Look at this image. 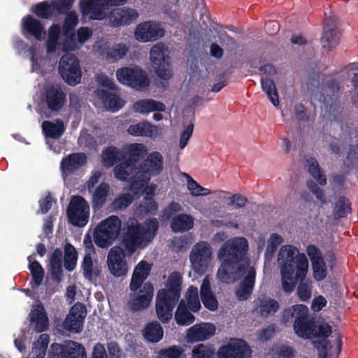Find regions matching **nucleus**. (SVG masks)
Masks as SVG:
<instances>
[{
	"instance_id": "f8f14e48",
	"label": "nucleus",
	"mask_w": 358,
	"mask_h": 358,
	"mask_svg": "<svg viewBox=\"0 0 358 358\" xmlns=\"http://www.w3.org/2000/svg\"><path fill=\"white\" fill-rule=\"evenodd\" d=\"M150 59L157 76L164 80L172 76L170 57L165 54L164 45L162 43L155 44L150 50Z\"/></svg>"
},
{
	"instance_id": "a19ab883",
	"label": "nucleus",
	"mask_w": 358,
	"mask_h": 358,
	"mask_svg": "<svg viewBox=\"0 0 358 358\" xmlns=\"http://www.w3.org/2000/svg\"><path fill=\"white\" fill-rule=\"evenodd\" d=\"M194 227V218L190 215L179 214L173 217L171 229L175 233L185 232Z\"/></svg>"
},
{
	"instance_id": "49530a36",
	"label": "nucleus",
	"mask_w": 358,
	"mask_h": 358,
	"mask_svg": "<svg viewBox=\"0 0 358 358\" xmlns=\"http://www.w3.org/2000/svg\"><path fill=\"white\" fill-rule=\"evenodd\" d=\"M102 159L106 167H111L123 159V155L116 147L109 146L103 151Z\"/></svg>"
},
{
	"instance_id": "774afa93",
	"label": "nucleus",
	"mask_w": 358,
	"mask_h": 358,
	"mask_svg": "<svg viewBox=\"0 0 358 358\" xmlns=\"http://www.w3.org/2000/svg\"><path fill=\"white\" fill-rule=\"evenodd\" d=\"M348 73L349 76L352 77V83L355 89L357 90L356 94H355L352 97V101L353 104L358 106V68L350 69Z\"/></svg>"
},
{
	"instance_id": "6e6d98bb",
	"label": "nucleus",
	"mask_w": 358,
	"mask_h": 358,
	"mask_svg": "<svg viewBox=\"0 0 358 358\" xmlns=\"http://www.w3.org/2000/svg\"><path fill=\"white\" fill-rule=\"evenodd\" d=\"M134 197L130 193H123L118 195L112 202V208L115 210L127 208L133 201Z\"/></svg>"
},
{
	"instance_id": "6ab92c4d",
	"label": "nucleus",
	"mask_w": 358,
	"mask_h": 358,
	"mask_svg": "<svg viewBox=\"0 0 358 358\" xmlns=\"http://www.w3.org/2000/svg\"><path fill=\"white\" fill-rule=\"evenodd\" d=\"M87 315L85 306L80 303H76L70 309L69 313L63 322L65 329L75 333H79L83 330V322Z\"/></svg>"
},
{
	"instance_id": "c9c22d12",
	"label": "nucleus",
	"mask_w": 358,
	"mask_h": 358,
	"mask_svg": "<svg viewBox=\"0 0 358 358\" xmlns=\"http://www.w3.org/2000/svg\"><path fill=\"white\" fill-rule=\"evenodd\" d=\"M134 110L140 113H148L150 112H164L166 106L164 103L154 99H141L134 103Z\"/></svg>"
},
{
	"instance_id": "c03bdc74",
	"label": "nucleus",
	"mask_w": 358,
	"mask_h": 358,
	"mask_svg": "<svg viewBox=\"0 0 358 358\" xmlns=\"http://www.w3.org/2000/svg\"><path fill=\"white\" fill-rule=\"evenodd\" d=\"M308 165V172L315 179L319 185L324 186L327 184V178L323 171L320 168L317 160L315 157H310L306 159Z\"/></svg>"
},
{
	"instance_id": "052dcab7",
	"label": "nucleus",
	"mask_w": 358,
	"mask_h": 358,
	"mask_svg": "<svg viewBox=\"0 0 358 358\" xmlns=\"http://www.w3.org/2000/svg\"><path fill=\"white\" fill-rule=\"evenodd\" d=\"M315 347L318 352V358H331L329 352L332 346L329 340H320L314 342Z\"/></svg>"
},
{
	"instance_id": "603ef678",
	"label": "nucleus",
	"mask_w": 358,
	"mask_h": 358,
	"mask_svg": "<svg viewBox=\"0 0 358 358\" xmlns=\"http://www.w3.org/2000/svg\"><path fill=\"white\" fill-rule=\"evenodd\" d=\"M49 344V336L42 334L34 343L32 352L35 355L33 358H45L48 346Z\"/></svg>"
},
{
	"instance_id": "7c9ffc66",
	"label": "nucleus",
	"mask_w": 358,
	"mask_h": 358,
	"mask_svg": "<svg viewBox=\"0 0 358 358\" xmlns=\"http://www.w3.org/2000/svg\"><path fill=\"white\" fill-rule=\"evenodd\" d=\"M95 93L96 96L101 100L105 107L112 112H116L124 106V101L114 92L97 89Z\"/></svg>"
},
{
	"instance_id": "f3484780",
	"label": "nucleus",
	"mask_w": 358,
	"mask_h": 358,
	"mask_svg": "<svg viewBox=\"0 0 358 358\" xmlns=\"http://www.w3.org/2000/svg\"><path fill=\"white\" fill-rule=\"evenodd\" d=\"M125 257L127 256L122 248L114 246L110 248L107 257V264L113 275L122 277L127 274L128 268Z\"/></svg>"
},
{
	"instance_id": "bb28decb",
	"label": "nucleus",
	"mask_w": 358,
	"mask_h": 358,
	"mask_svg": "<svg viewBox=\"0 0 358 358\" xmlns=\"http://www.w3.org/2000/svg\"><path fill=\"white\" fill-rule=\"evenodd\" d=\"M256 310L262 317L275 315L280 309V303L266 294L259 296L255 300Z\"/></svg>"
},
{
	"instance_id": "bf43d9fd",
	"label": "nucleus",
	"mask_w": 358,
	"mask_h": 358,
	"mask_svg": "<svg viewBox=\"0 0 358 358\" xmlns=\"http://www.w3.org/2000/svg\"><path fill=\"white\" fill-rule=\"evenodd\" d=\"M293 119L298 122H306L310 120L306 107L302 103L295 104L293 108Z\"/></svg>"
},
{
	"instance_id": "2eb2a0df",
	"label": "nucleus",
	"mask_w": 358,
	"mask_h": 358,
	"mask_svg": "<svg viewBox=\"0 0 358 358\" xmlns=\"http://www.w3.org/2000/svg\"><path fill=\"white\" fill-rule=\"evenodd\" d=\"M154 296V287L151 282H146L137 292L129 296L128 306L131 311L139 312L148 308Z\"/></svg>"
},
{
	"instance_id": "6e6552de",
	"label": "nucleus",
	"mask_w": 358,
	"mask_h": 358,
	"mask_svg": "<svg viewBox=\"0 0 358 358\" xmlns=\"http://www.w3.org/2000/svg\"><path fill=\"white\" fill-rule=\"evenodd\" d=\"M340 83L333 78L325 77L319 87L318 99L327 111L334 113L337 111L339 102Z\"/></svg>"
},
{
	"instance_id": "f257e3e1",
	"label": "nucleus",
	"mask_w": 358,
	"mask_h": 358,
	"mask_svg": "<svg viewBox=\"0 0 358 358\" xmlns=\"http://www.w3.org/2000/svg\"><path fill=\"white\" fill-rule=\"evenodd\" d=\"M278 262L280 264V273L282 290L292 293L298 280L300 283L297 294L302 301H307L311 297V283L303 281L308 269V262L304 253L291 245H283L279 250Z\"/></svg>"
},
{
	"instance_id": "f704fd0d",
	"label": "nucleus",
	"mask_w": 358,
	"mask_h": 358,
	"mask_svg": "<svg viewBox=\"0 0 358 358\" xmlns=\"http://www.w3.org/2000/svg\"><path fill=\"white\" fill-rule=\"evenodd\" d=\"M110 186L106 182H101L92 195V206L94 210H101L105 205L109 194Z\"/></svg>"
},
{
	"instance_id": "c756f323",
	"label": "nucleus",
	"mask_w": 358,
	"mask_h": 358,
	"mask_svg": "<svg viewBox=\"0 0 358 358\" xmlns=\"http://www.w3.org/2000/svg\"><path fill=\"white\" fill-rule=\"evenodd\" d=\"M29 316L31 322L34 324L36 331L41 333L48 329L49 326L48 318L41 302L33 306Z\"/></svg>"
},
{
	"instance_id": "0e129e2a",
	"label": "nucleus",
	"mask_w": 358,
	"mask_h": 358,
	"mask_svg": "<svg viewBox=\"0 0 358 358\" xmlns=\"http://www.w3.org/2000/svg\"><path fill=\"white\" fill-rule=\"evenodd\" d=\"M82 269L84 277L91 280L94 277L93 261L89 253L86 254L83 259Z\"/></svg>"
},
{
	"instance_id": "393cba45",
	"label": "nucleus",
	"mask_w": 358,
	"mask_h": 358,
	"mask_svg": "<svg viewBox=\"0 0 358 358\" xmlns=\"http://www.w3.org/2000/svg\"><path fill=\"white\" fill-rule=\"evenodd\" d=\"M102 0H80L82 14L91 20H101L106 17Z\"/></svg>"
},
{
	"instance_id": "e2e57ef3",
	"label": "nucleus",
	"mask_w": 358,
	"mask_h": 358,
	"mask_svg": "<svg viewBox=\"0 0 358 358\" xmlns=\"http://www.w3.org/2000/svg\"><path fill=\"white\" fill-rule=\"evenodd\" d=\"M64 36L66 37L63 43V49L64 51H74L79 48L78 37L74 31Z\"/></svg>"
},
{
	"instance_id": "0eeeda50",
	"label": "nucleus",
	"mask_w": 358,
	"mask_h": 358,
	"mask_svg": "<svg viewBox=\"0 0 358 358\" xmlns=\"http://www.w3.org/2000/svg\"><path fill=\"white\" fill-rule=\"evenodd\" d=\"M116 78L120 83L138 90L145 89L150 85L147 73L138 66L117 69Z\"/></svg>"
},
{
	"instance_id": "3c124183",
	"label": "nucleus",
	"mask_w": 358,
	"mask_h": 358,
	"mask_svg": "<svg viewBox=\"0 0 358 358\" xmlns=\"http://www.w3.org/2000/svg\"><path fill=\"white\" fill-rule=\"evenodd\" d=\"M78 254L75 248L71 243L64 246V266L69 271H72L76 266Z\"/></svg>"
},
{
	"instance_id": "de8ad7c7",
	"label": "nucleus",
	"mask_w": 358,
	"mask_h": 358,
	"mask_svg": "<svg viewBox=\"0 0 358 358\" xmlns=\"http://www.w3.org/2000/svg\"><path fill=\"white\" fill-rule=\"evenodd\" d=\"M351 212V203L350 200L341 196L338 198L333 208V215L336 220L344 218Z\"/></svg>"
},
{
	"instance_id": "f03ea898",
	"label": "nucleus",
	"mask_w": 358,
	"mask_h": 358,
	"mask_svg": "<svg viewBox=\"0 0 358 358\" xmlns=\"http://www.w3.org/2000/svg\"><path fill=\"white\" fill-rule=\"evenodd\" d=\"M248 248V241L243 236L231 238L221 245L217 254L220 263L217 275L222 282L231 284L243 276L249 266Z\"/></svg>"
},
{
	"instance_id": "a211bd4d",
	"label": "nucleus",
	"mask_w": 358,
	"mask_h": 358,
	"mask_svg": "<svg viewBox=\"0 0 358 358\" xmlns=\"http://www.w3.org/2000/svg\"><path fill=\"white\" fill-rule=\"evenodd\" d=\"M164 30L153 21H145L138 24L135 29L136 39L141 43L155 41L163 37Z\"/></svg>"
},
{
	"instance_id": "20e7f679",
	"label": "nucleus",
	"mask_w": 358,
	"mask_h": 358,
	"mask_svg": "<svg viewBox=\"0 0 358 358\" xmlns=\"http://www.w3.org/2000/svg\"><path fill=\"white\" fill-rule=\"evenodd\" d=\"M182 278L179 272H172L165 287L158 290L156 296L155 310L158 319L164 324L173 317V310L181 296Z\"/></svg>"
},
{
	"instance_id": "a18cd8bd",
	"label": "nucleus",
	"mask_w": 358,
	"mask_h": 358,
	"mask_svg": "<svg viewBox=\"0 0 358 358\" xmlns=\"http://www.w3.org/2000/svg\"><path fill=\"white\" fill-rule=\"evenodd\" d=\"M155 127L149 122L143 121L136 124L130 125L128 129V133L134 136H152Z\"/></svg>"
},
{
	"instance_id": "ea45409f",
	"label": "nucleus",
	"mask_w": 358,
	"mask_h": 358,
	"mask_svg": "<svg viewBox=\"0 0 358 358\" xmlns=\"http://www.w3.org/2000/svg\"><path fill=\"white\" fill-rule=\"evenodd\" d=\"M308 312V308L303 304H296L283 310L281 316L282 324L287 325L292 322L296 321L298 317Z\"/></svg>"
},
{
	"instance_id": "4d7b16f0",
	"label": "nucleus",
	"mask_w": 358,
	"mask_h": 358,
	"mask_svg": "<svg viewBox=\"0 0 358 358\" xmlns=\"http://www.w3.org/2000/svg\"><path fill=\"white\" fill-rule=\"evenodd\" d=\"M78 23V17L75 12H69L65 17L63 27V35H67L69 32L74 31L76 26Z\"/></svg>"
},
{
	"instance_id": "412c9836",
	"label": "nucleus",
	"mask_w": 358,
	"mask_h": 358,
	"mask_svg": "<svg viewBox=\"0 0 358 358\" xmlns=\"http://www.w3.org/2000/svg\"><path fill=\"white\" fill-rule=\"evenodd\" d=\"M323 29L321 43L324 50L330 51L338 45L340 40L337 20L334 17L326 18Z\"/></svg>"
},
{
	"instance_id": "4be33fe9",
	"label": "nucleus",
	"mask_w": 358,
	"mask_h": 358,
	"mask_svg": "<svg viewBox=\"0 0 358 358\" xmlns=\"http://www.w3.org/2000/svg\"><path fill=\"white\" fill-rule=\"evenodd\" d=\"M138 13L136 9L130 8H116L113 9L108 20L113 27H119L131 24L138 17Z\"/></svg>"
},
{
	"instance_id": "9b49d317",
	"label": "nucleus",
	"mask_w": 358,
	"mask_h": 358,
	"mask_svg": "<svg viewBox=\"0 0 358 358\" xmlns=\"http://www.w3.org/2000/svg\"><path fill=\"white\" fill-rule=\"evenodd\" d=\"M212 257L210 245L206 241L196 243L192 248L189 260L195 273L202 275L208 269Z\"/></svg>"
},
{
	"instance_id": "2f4dec72",
	"label": "nucleus",
	"mask_w": 358,
	"mask_h": 358,
	"mask_svg": "<svg viewBox=\"0 0 358 358\" xmlns=\"http://www.w3.org/2000/svg\"><path fill=\"white\" fill-rule=\"evenodd\" d=\"M22 29L27 34L34 36L37 40H41L45 31L43 26L38 20L32 15H27L22 20Z\"/></svg>"
},
{
	"instance_id": "69168bd1",
	"label": "nucleus",
	"mask_w": 358,
	"mask_h": 358,
	"mask_svg": "<svg viewBox=\"0 0 358 358\" xmlns=\"http://www.w3.org/2000/svg\"><path fill=\"white\" fill-rule=\"evenodd\" d=\"M141 208L148 214L155 215L158 210V203L153 198L145 196L141 204Z\"/></svg>"
},
{
	"instance_id": "09e8293b",
	"label": "nucleus",
	"mask_w": 358,
	"mask_h": 358,
	"mask_svg": "<svg viewBox=\"0 0 358 358\" xmlns=\"http://www.w3.org/2000/svg\"><path fill=\"white\" fill-rule=\"evenodd\" d=\"M261 85L262 90L266 93L267 97L273 106H278L279 96L273 80L268 78H262Z\"/></svg>"
},
{
	"instance_id": "aec40b11",
	"label": "nucleus",
	"mask_w": 358,
	"mask_h": 358,
	"mask_svg": "<svg viewBox=\"0 0 358 358\" xmlns=\"http://www.w3.org/2000/svg\"><path fill=\"white\" fill-rule=\"evenodd\" d=\"M124 161L116 165L113 169L115 177L120 181H127L130 180L131 186L136 190H142L141 182H138L137 171L138 166L123 159Z\"/></svg>"
},
{
	"instance_id": "e433bc0d",
	"label": "nucleus",
	"mask_w": 358,
	"mask_h": 358,
	"mask_svg": "<svg viewBox=\"0 0 358 358\" xmlns=\"http://www.w3.org/2000/svg\"><path fill=\"white\" fill-rule=\"evenodd\" d=\"M129 48L124 43H115L103 49L102 55L109 62H115L126 56Z\"/></svg>"
},
{
	"instance_id": "13d9d810",
	"label": "nucleus",
	"mask_w": 358,
	"mask_h": 358,
	"mask_svg": "<svg viewBox=\"0 0 358 358\" xmlns=\"http://www.w3.org/2000/svg\"><path fill=\"white\" fill-rule=\"evenodd\" d=\"M215 350L203 344H199L192 350V358H215Z\"/></svg>"
},
{
	"instance_id": "338daca9",
	"label": "nucleus",
	"mask_w": 358,
	"mask_h": 358,
	"mask_svg": "<svg viewBox=\"0 0 358 358\" xmlns=\"http://www.w3.org/2000/svg\"><path fill=\"white\" fill-rule=\"evenodd\" d=\"M194 115H192V122H190L187 126H185V129L182 132L180 138L179 146L180 149H183L187 145L188 141L191 136H192L193 130H194Z\"/></svg>"
},
{
	"instance_id": "5701e85b",
	"label": "nucleus",
	"mask_w": 358,
	"mask_h": 358,
	"mask_svg": "<svg viewBox=\"0 0 358 358\" xmlns=\"http://www.w3.org/2000/svg\"><path fill=\"white\" fill-rule=\"evenodd\" d=\"M44 102L51 112H58L65 104L66 94L59 87L52 85L45 89Z\"/></svg>"
},
{
	"instance_id": "dca6fc26",
	"label": "nucleus",
	"mask_w": 358,
	"mask_h": 358,
	"mask_svg": "<svg viewBox=\"0 0 358 358\" xmlns=\"http://www.w3.org/2000/svg\"><path fill=\"white\" fill-rule=\"evenodd\" d=\"M306 251L311 262L313 278L317 282L324 280L328 271L322 251L313 244L308 245Z\"/></svg>"
},
{
	"instance_id": "680f3d73",
	"label": "nucleus",
	"mask_w": 358,
	"mask_h": 358,
	"mask_svg": "<svg viewBox=\"0 0 358 358\" xmlns=\"http://www.w3.org/2000/svg\"><path fill=\"white\" fill-rule=\"evenodd\" d=\"M182 210L181 205L175 201H171L162 211V220L168 221L173 219V215Z\"/></svg>"
},
{
	"instance_id": "5fc2aeb1",
	"label": "nucleus",
	"mask_w": 358,
	"mask_h": 358,
	"mask_svg": "<svg viewBox=\"0 0 358 358\" xmlns=\"http://www.w3.org/2000/svg\"><path fill=\"white\" fill-rule=\"evenodd\" d=\"M32 282L35 287H38L43 282L44 277V269L38 261H34L29 265Z\"/></svg>"
},
{
	"instance_id": "ddd939ff",
	"label": "nucleus",
	"mask_w": 358,
	"mask_h": 358,
	"mask_svg": "<svg viewBox=\"0 0 358 358\" xmlns=\"http://www.w3.org/2000/svg\"><path fill=\"white\" fill-rule=\"evenodd\" d=\"M48 358H87V355L83 345L70 341L64 345L52 343Z\"/></svg>"
},
{
	"instance_id": "cd10ccee",
	"label": "nucleus",
	"mask_w": 358,
	"mask_h": 358,
	"mask_svg": "<svg viewBox=\"0 0 358 358\" xmlns=\"http://www.w3.org/2000/svg\"><path fill=\"white\" fill-rule=\"evenodd\" d=\"M87 164V156L84 152L69 155L62 159L60 168L63 173L71 174Z\"/></svg>"
},
{
	"instance_id": "37998d69",
	"label": "nucleus",
	"mask_w": 358,
	"mask_h": 358,
	"mask_svg": "<svg viewBox=\"0 0 358 358\" xmlns=\"http://www.w3.org/2000/svg\"><path fill=\"white\" fill-rule=\"evenodd\" d=\"M175 320L178 325L188 326L195 320L194 315L191 313L187 308L186 301L181 300L179 302L176 311L175 312Z\"/></svg>"
},
{
	"instance_id": "423d86ee",
	"label": "nucleus",
	"mask_w": 358,
	"mask_h": 358,
	"mask_svg": "<svg viewBox=\"0 0 358 358\" xmlns=\"http://www.w3.org/2000/svg\"><path fill=\"white\" fill-rule=\"evenodd\" d=\"M163 167L164 159L162 154L157 151L150 153L138 166L136 178L141 182V187L145 189L152 177L157 176L162 172Z\"/></svg>"
},
{
	"instance_id": "1a4fd4ad",
	"label": "nucleus",
	"mask_w": 358,
	"mask_h": 358,
	"mask_svg": "<svg viewBox=\"0 0 358 358\" xmlns=\"http://www.w3.org/2000/svg\"><path fill=\"white\" fill-rule=\"evenodd\" d=\"M69 221L73 226L85 227L90 218V205L81 196H73L66 210Z\"/></svg>"
},
{
	"instance_id": "4c0bfd02",
	"label": "nucleus",
	"mask_w": 358,
	"mask_h": 358,
	"mask_svg": "<svg viewBox=\"0 0 358 358\" xmlns=\"http://www.w3.org/2000/svg\"><path fill=\"white\" fill-rule=\"evenodd\" d=\"M147 151V148L144 144L131 143L126 148L123 159L136 165V163L146 155Z\"/></svg>"
},
{
	"instance_id": "c85d7f7f",
	"label": "nucleus",
	"mask_w": 358,
	"mask_h": 358,
	"mask_svg": "<svg viewBox=\"0 0 358 358\" xmlns=\"http://www.w3.org/2000/svg\"><path fill=\"white\" fill-rule=\"evenodd\" d=\"M316 327L317 324L313 320H309L308 312L301 315L293 323L295 334L297 336L303 339L310 338L311 334H313V332Z\"/></svg>"
},
{
	"instance_id": "864d4df0",
	"label": "nucleus",
	"mask_w": 358,
	"mask_h": 358,
	"mask_svg": "<svg viewBox=\"0 0 358 358\" xmlns=\"http://www.w3.org/2000/svg\"><path fill=\"white\" fill-rule=\"evenodd\" d=\"M185 298L187 306L191 311L196 313L200 310L201 303L199 299L198 289L196 287L193 285L189 287Z\"/></svg>"
},
{
	"instance_id": "4468645a",
	"label": "nucleus",
	"mask_w": 358,
	"mask_h": 358,
	"mask_svg": "<svg viewBox=\"0 0 358 358\" xmlns=\"http://www.w3.org/2000/svg\"><path fill=\"white\" fill-rule=\"evenodd\" d=\"M216 355L217 358H250L251 349L243 339L234 338L220 347Z\"/></svg>"
},
{
	"instance_id": "473e14b6",
	"label": "nucleus",
	"mask_w": 358,
	"mask_h": 358,
	"mask_svg": "<svg viewBox=\"0 0 358 358\" xmlns=\"http://www.w3.org/2000/svg\"><path fill=\"white\" fill-rule=\"evenodd\" d=\"M50 272L52 278L59 283L63 277L62 271V251L60 248H55L50 258Z\"/></svg>"
},
{
	"instance_id": "7ed1b4c3",
	"label": "nucleus",
	"mask_w": 358,
	"mask_h": 358,
	"mask_svg": "<svg viewBox=\"0 0 358 358\" xmlns=\"http://www.w3.org/2000/svg\"><path fill=\"white\" fill-rule=\"evenodd\" d=\"M159 222L148 218L143 223L134 218H129L124 226L119 247L124 250L127 257H131L138 250L148 247L157 235Z\"/></svg>"
},
{
	"instance_id": "72a5a7b5",
	"label": "nucleus",
	"mask_w": 358,
	"mask_h": 358,
	"mask_svg": "<svg viewBox=\"0 0 358 358\" xmlns=\"http://www.w3.org/2000/svg\"><path fill=\"white\" fill-rule=\"evenodd\" d=\"M142 334L145 341L149 343H156L159 342L164 336V330L162 325L156 320L148 322Z\"/></svg>"
},
{
	"instance_id": "79ce46f5",
	"label": "nucleus",
	"mask_w": 358,
	"mask_h": 358,
	"mask_svg": "<svg viewBox=\"0 0 358 358\" xmlns=\"http://www.w3.org/2000/svg\"><path fill=\"white\" fill-rule=\"evenodd\" d=\"M200 296L206 308L211 311L217 309L218 301L211 291L209 282L206 280H204L201 286Z\"/></svg>"
},
{
	"instance_id": "9d476101",
	"label": "nucleus",
	"mask_w": 358,
	"mask_h": 358,
	"mask_svg": "<svg viewBox=\"0 0 358 358\" xmlns=\"http://www.w3.org/2000/svg\"><path fill=\"white\" fill-rule=\"evenodd\" d=\"M59 71L62 79L69 85L75 86L80 82L82 74L80 62L73 54L66 53L61 57Z\"/></svg>"
},
{
	"instance_id": "8fccbe9b",
	"label": "nucleus",
	"mask_w": 358,
	"mask_h": 358,
	"mask_svg": "<svg viewBox=\"0 0 358 358\" xmlns=\"http://www.w3.org/2000/svg\"><path fill=\"white\" fill-rule=\"evenodd\" d=\"M32 12L40 18L49 19L56 13V10L53 1L49 3L48 1H43L36 4L32 8Z\"/></svg>"
},
{
	"instance_id": "58836bf2",
	"label": "nucleus",
	"mask_w": 358,
	"mask_h": 358,
	"mask_svg": "<svg viewBox=\"0 0 358 358\" xmlns=\"http://www.w3.org/2000/svg\"><path fill=\"white\" fill-rule=\"evenodd\" d=\"M65 129L64 124L61 120H57L56 122L46 120L42 123V130L45 136L52 139L60 138Z\"/></svg>"
},
{
	"instance_id": "b1692460",
	"label": "nucleus",
	"mask_w": 358,
	"mask_h": 358,
	"mask_svg": "<svg viewBox=\"0 0 358 358\" xmlns=\"http://www.w3.org/2000/svg\"><path fill=\"white\" fill-rule=\"evenodd\" d=\"M215 327L211 323H200L191 327L187 331V338L194 343L208 339L214 335Z\"/></svg>"
},
{
	"instance_id": "39448f33",
	"label": "nucleus",
	"mask_w": 358,
	"mask_h": 358,
	"mask_svg": "<svg viewBox=\"0 0 358 358\" xmlns=\"http://www.w3.org/2000/svg\"><path fill=\"white\" fill-rule=\"evenodd\" d=\"M122 221L116 215H110L101 221L94 229V241L101 248H108L120 234Z\"/></svg>"
},
{
	"instance_id": "a878e982",
	"label": "nucleus",
	"mask_w": 358,
	"mask_h": 358,
	"mask_svg": "<svg viewBox=\"0 0 358 358\" xmlns=\"http://www.w3.org/2000/svg\"><path fill=\"white\" fill-rule=\"evenodd\" d=\"M255 278V268L250 267L236 291V297L239 301H246L250 297L254 289Z\"/></svg>"
}]
</instances>
